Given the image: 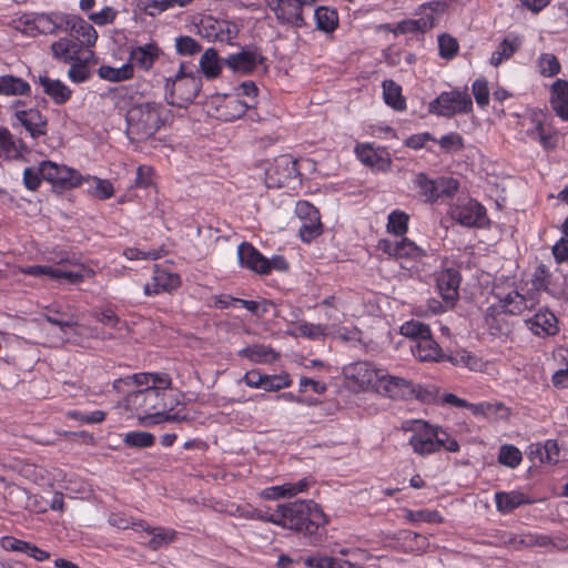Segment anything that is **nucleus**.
I'll return each mask as SVG.
<instances>
[{"mask_svg": "<svg viewBox=\"0 0 568 568\" xmlns=\"http://www.w3.org/2000/svg\"><path fill=\"white\" fill-rule=\"evenodd\" d=\"M225 513L229 514L230 516L244 519H256L266 521V518H268V516L264 515L261 510L250 505L231 504L225 508Z\"/></svg>", "mask_w": 568, "mask_h": 568, "instance_id": "obj_48", "label": "nucleus"}, {"mask_svg": "<svg viewBox=\"0 0 568 568\" xmlns=\"http://www.w3.org/2000/svg\"><path fill=\"white\" fill-rule=\"evenodd\" d=\"M65 416L71 419H75L82 424H100L105 418L103 410H94L91 413H84L81 410H69Z\"/></svg>", "mask_w": 568, "mask_h": 568, "instance_id": "obj_56", "label": "nucleus"}, {"mask_svg": "<svg viewBox=\"0 0 568 568\" xmlns=\"http://www.w3.org/2000/svg\"><path fill=\"white\" fill-rule=\"evenodd\" d=\"M493 294L498 301V308L504 314L519 316L525 311L532 308L535 302L531 296L523 294L517 286H501L495 285Z\"/></svg>", "mask_w": 568, "mask_h": 568, "instance_id": "obj_7", "label": "nucleus"}, {"mask_svg": "<svg viewBox=\"0 0 568 568\" xmlns=\"http://www.w3.org/2000/svg\"><path fill=\"white\" fill-rule=\"evenodd\" d=\"M471 91L479 106H486L489 103L488 83L484 78L476 79L473 82Z\"/></svg>", "mask_w": 568, "mask_h": 568, "instance_id": "obj_61", "label": "nucleus"}, {"mask_svg": "<svg viewBox=\"0 0 568 568\" xmlns=\"http://www.w3.org/2000/svg\"><path fill=\"white\" fill-rule=\"evenodd\" d=\"M237 354L253 363H268L277 358V353L273 348L261 344L244 347Z\"/></svg>", "mask_w": 568, "mask_h": 568, "instance_id": "obj_40", "label": "nucleus"}, {"mask_svg": "<svg viewBox=\"0 0 568 568\" xmlns=\"http://www.w3.org/2000/svg\"><path fill=\"white\" fill-rule=\"evenodd\" d=\"M251 106L252 103H250L248 101H243L236 95L226 97L224 100V104L222 106L225 111L221 113V116L225 121H233L244 115L246 110Z\"/></svg>", "mask_w": 568, "mask_h": 568, "instance_id": "obj_42", "label": "nucleus"}, {"mask_svg": "<svg viewBox=\"0 0 568 568\" xmlns=\"http://www.w3.org/2000/svg\"><path fill=\"white\" fill-rule=\"evenodd\" d=\"M402 430L410 433L408 444L413 452L420 456L430 455L440 450V435H445V430L438 426L430 425L422 419H407L402 423Z\"/></svg>", "mask_w": 568, "mask_h": 568, "instance_id": "obj_3", "label": "nucleus"}, {"mask_svg": "<svg viewBox=\"0 0 568 568\" xmlns=\"http://www.w3.org/2000/svg\"><path fill=\"white\" fill-rule=\"evenodd\" d=\"M200 68L207 79H214L221 73L222 64L214 49L210 48L203 52L200 59Z\"/></svg>", "mask_w": 568, "mask_h": 568, "instance_id": "obj_44", "label": "nucleus"}, {"mask_svg": "<svg viewBox=\"0 0 568 568\" xmlns=\"http://www.w3.org/2000/svg\"><path fill=\"white\" fill-rule=\"evenodd\" d=\"M355 153L358 160L375 170L386 171L390 166V159L384 150L374 149L371 144H357Z\"/></svg>", "mask_w": 568, "mask_h": 568, "instance_id": "obj_25", "label": "nucleus"}, {"mask_svg": "<svg viewBox=\"0 0 568 568\" xmlns=\"http://www.w3.org/2000/svg\"><path fill=\"white\" fill-rule=\"evenodd\" d=\"M316 29L326 34L332 33L338 27V13L329 7H317L314 10Z\"/></svg>", "mask_w": 568, "mask_h": 568, "instance_id": "obj_37", "label": "nucleus"}, {"mask_svg": "<svg viewBox=\"0 0 568 568\" xmlns=\"http://www.w3.org/2000/svg\"><path fill=\"white\" fill-rule=\"evenodd\" d=\"M84 37H71L60 38L51 44L52 55L64 63H71L79 61L84 55V52L95 44L98 39H94L91 43L83 41Z\"/></svg>", "mask_w": 568, "mask_h": 568, "instance_id": "obj_12", "label": "nucleus"}, {"mask_svg": "<svg viewBox=\"0 0 568 568\" xmlns=\"http://www.w3.org/2000/svg\"><path fill=\"white\" fill-rule=\"evenodd\" d=\"M126 135L134 142L139 141L142 133V109L140 106H132L126 112Z\"/></svg>", "mask_w": 568, "mask_h": 568, "instance_id": "obj_47", "label": "nucleus"}, {"mask_svg": "<svg viewBox=\"0 0 568 568\" xmlns=\"http://www.w3.org/2000/svg\"><path fill=\"white\" fill-rule=\"evenodd\" d=\"M429 112L440 116L452 118L456 114H467L473 110V101L467 89L442 92L429 103Z\"/></svg>", "mask_w": 568, "mask_h": 568, "instance_id": "obj_6", "label": "nucleus"}, {"mask_svg": "<svg viewBox=\"0 0 568 568\" xmlns=\"http://www.w3.org/2000/svg\"><path fill=\"white\" fill-rule=\"evenodd\" d=\"M469 410L475 416H483L488 419H508L510 416V409L501 402H483L474 405H469Z\"/></svg>", "mask_w": 568, "mask_h": 568, "instance_id": "obj_36", "label": "nucleus"}, {"mask_svg": "<svg viewBox=\"0 0 568 568\" xmlns=\"http://www.w3.org/2000/svg\"><path fill=\"white\" fill-rule=\"evenodd\" d=\"M266 7L273 12L276 21L282 26L302 29L307 26L305 11L318 0H264Z\"/></svg>", "mask_w": 568, "mask_h": 568, "instance_id": "obj_5", "label": "nucleus"}, {"mask_svg": "<svg viewBox=\"0 0 568 568\" xmlns=\"http://www.w3.org/2000/svg\"><path fill=\"white\" fill-rule=\"evenodd\" d=\"M16 118L20 124L29 132L32 139H38L47 134V118L37 109L21 110L16 112Z\"/></svg>", "mask_w": 568, "mask_h": 568, "instance_id": "obj_24", "label": "nucleus"}, {"mask_svg": "<svg viewBox=\"0 0 568 568\" xmlns=\"http://www.w3.org/2000/svg\"><path fill=\"white\" fill-rule=\"evenodd\" d=\"M153 283L144 286L145 294L159 293L160 291H170L179 286L180 277L171 273L168 268H161L153 264Z\"/></svg>", "mask_w": 568, "mask_h": 568, "instance_id": "obj_29", "label": "nucleus"}, {"mask_svg": "<svg viewBox=\"0 0 568 568\" xmlns=\"http://www.w3.org/2000/svg\"><path fill=\"white\" fill-rule=\"evenodd\" d=\"M37 83L42 88L43 93L50 97L55 104H64L71 98L72 91L58 79L39 75Z\"/></svg>", "mask_w": 568, "mask_h": 568, "instance_id": "obj_30", "label": "nucleus"}, {"mask_svg": "<svg viewBox=\"0 0 568 568\" xmlns=\"http://www.w3.org/2000/svg\"><path fill=\"white\" fill-rule=\"evenodd\" d=\"M31 92L30 84L21 78L12 74L0 77V94L7 97L29 95Z\"/></svg>", "mask_w": 568, "mask_h": 568, "instance_id": "obj_38", "label": "nucleus"}, {"mask_svg": "<svg viewBox=\"0 0 568 568\" xmlns=\"http://www.w3.org/2000/svg\"><path fill=\"white\" fill-rule=\"evenodd\" d=\"M0 152L8 160H21L29 152L22 140H17L7 128L0 126Z\"/></svg>", "mask_w": 568, "mask_h": 568, "instance_id": "obj_31", "label": "nucleus"}, {"mask_svg": "<svg viewBox=\"0 0 568 568\" xmlns=\"http://www.w3.org/2000/svg\"><path fill=\"white\" fill-rule=\"evenodd\" d=\"M436 183H437L438 200L444 196H447V197L453 196L458 191V187H459L458 181L454 178H448V176H442V178L437 179Z\"/></svg>", "mask_w": 568, "mask_h": 568, "instance_id": "obj_63", "label": "nucleus"}, {"mask_svg": "<svg viewBox=\"0 0 568 568\" xmlns=\"http://www.w3.org/2000/svg\"><path fill=\"white\" fill-rule=\"evenodd\" d=\"M292 336H301L308 339H320L327 334V326L322 324H313L308 322L293 323L288 331Z\"/></svg>", "mask_w": 568, "mask_h": 568, "instance_id": "obj_41", "label": "nucleus"}, {"mask_svg": "<svg viewBox=\"0 0 568 568\" xmlns=\"http://www.w3.org/2000/svg\"><path fill=\"white\" fill-rule=\"evenodd\" d=\"M378 248L386 253L388 256L398 260H420L426 255V251L416 245L407 237L400 241L381 240Z\"/></svg>", "mask_w": 568, "mask_h": 568, "instance_id": "obj_18", "label": "nucleus"}, {"mask_svg": "<svg viewBox=\"0 0 568 568\" xmlns=\"http://www.w3.org/2000/svg\"><path fill=\"white\" fill-rule=\"evenodd\" d=\"M538 68L544 77H554L559 73L560 63L554 54L545 53L538 59Z\"/></svg>", "mask_w": 568, "mask_h": 568, "instance_id": "obj_53", "label": "nucleus"}, {"mask_svg": "<svg viewBox=\"0 0 568 568\" xmlns=\"http://www.w3.org/2000/svg\"><path fill=\"white\" fill-rule=\"evenodd\" d=\"M172 387V378L165 372L144 373V406L151 409H166V392Z\"/></svg>", "mask_w": 568, "mask_h": 568, "instance_id": "obj_8", "label": "nucleus"}, {"mask_svg": "<svg viewBox=\"0 0 568 568\" xmlns=\"http://www.w3.org/2000/svg\"><path fill=\"white\" fill-rule=\"evenodd\" d=\"M438 144L440 149L445 153H454L463 150L464 148V141L460 134L456 132L448 133L446 135H443L438 140Z\"/></svg>", "mask_w": 568, "mask_h": 568, "instance_id": "obj_57", "label": "nucleus"}, {"mask_svg": "<svg viewBox=\"0 0 568 568\" xmlns=\"http://www.w3.org/2000/svg\"><path fill=\"white\" fill-rule=\"evenodd\" d=\"M305 566L308 568H334L335 558L329 556L313 555L304 560Z\"/></svg>", "mask_w": 568, "mask_h": 568, "instance_id": "obj_64", "label": "nucleus"}, {"mask_svg": "<svg viewBox=\"0 0 568 568\" xmlns=\"http://www.w3.org/2000/svg\"><path fill=\"white\" fill-rule=\"evenodd\" d=\"M175 48L181 55H193L201 51L199 42L186 36L176 38Z\"/></svg>", "mask_w": 568, "mask_h": 568, "instance_id": "obj_62", "label": "nucleus"}, {"mask_svg": "<svg viewBox=\"0 0 568 568\" xmlns=\"http://www.w3.org/2000/svg\"><path fill=\"white\" fill-rule=\"evenodd\" d=\"M142 64V47L131 48L125 63L119 67L101 65L98 75L105 81L121 82L133 77L135 65Z\"/></svg>", "mask_w": 568, "mask_h": 568, "instance_id": "obj_15", "label": "nucleus"}, {"mask_svg": "<svg viewBox=\"0 0 568 568\" xmlns=\"http://www.w3.org/2000/svg\"><path fill=\"white\" fill-rule=\"evenodd\" d=\"M460 274L455 267H445L436 274V287L447 305L453 306L458 297Z\"/></svg>", "mask_w": 568, "mask_h": 568, "instance_id": "obj_20", "label": "nucleus"}, {"mask_svg": "<svg viewBox=\"0 0 568 568\" xmlns=\"http://www.w3.org/2000/svg\"><path fill=\"white\" fill-rule=\"evenodd\" d=\"M153 174L154 172L151 168H148V170L144 169V195L148 196L151 204L154 205L155 209H158L160 199L156 184L152 178Z\"/></svg>", "mask_w": 568, "mask_h": 568, "instance_id": "obj_60", "label": "nucleus"}, {"mask_svg": "<svg viewBox=\"0 0 568 568\" xmlns=\"http://www.w3.org/2000/svg\"><path fill=\"white\" fill-rule=\"evenodd\" d=\"M439 3H427L423 4V17L415 20H404L396 24L394 32L395 33H413L417 31H426L433 28L434 26V12L437 10Z\"/></svg>", "mask_w": 568, "mask_h": 568, "instance_id": "obj_23", "label": "nucleus"}, {"mask_svg": "<svg viewBox=\"0 0 568 568\" xmlns=\"http://www.w3.org/2000/svg\"><path fill=\"white\" fill-rule=\"evenodd\" d=\"M296 216L301 221L300 236L304 242H311L322 233L318 210L307 201H298L295 206Z\"/></svg>", "mask_w": 568, "mask_h": 568, "instance_id": "obj_14", "label": "nucleus"}, {"mask_svg": "<svg viewBox=\"0 0 568 568\" xmlns=\"http://www.w3.org/2000/svg\"><path fill=\"white\" fill-rule=\"evenodd\" d=\"M42 178L53 185L63 189L75 187L81 184V176L78 171L52 161H42Z\"/></svg>", "mask_w": 568, "mask_h": 568, "instance_id": "obj_17", "label": "nucleus"}, {"mask_svg": "<svg viewBox=\"0 0 568 568\" xmlns=\"http://www.w3.org/2000/svg\"><path fill=\"white\" fill-rule=\"evenodd\" d=\"M550 104L559 118L568 121V82L566 80L558 79L551 85Z\"/></svg>", "mask_w": 568, "mask_h": 568, "instance_id": "obj_34", "label": "nucleus"}, {"mask_svg": "<svg viewBox=\"0 0 568 568\" xmlns=\"http://www.w3.org/2000/svg\"><path fill=\"white\" fill-rule=\"evenodd\" d=\"M175 536L176 532L173 529L144 526V545L152 550L169 546L174 541Z\"/></svg>", "mask_w": 568, "mask_h": 568, "instance_id": "obj_35", "label": "nucleus"}, {"mask_svg": "<svg viewBox=\"0 0 568 568\" xmlns=\"http://www.w3.org/2000/svg\"><path fill=\"white\" fill-rule=\"evenodd\" d=\"M292 385V379L288 374L282 375H265L262 388L265 392H276Z\"/></svg>", "mask_w": 568, "mask_h": 568, "instance_id": "obj_55", "label": "nucleus"}, {"mask_svg": "<svg viewBox=\"0 0 568 568\" xmlns=\"http://www.w3.org/2000/svg\"><path fill=\"white\" fill-rule=\"evenodd\" d=\"M409 215L395 210L388 215L387 231L394 235H404L408 230Z\"/></svg>", "mask_w": 568, "mask_h": 568, "instance_id": "obj_49", "label": "nucleus"}, {"mask_svg": "<svg viewBox=\"0 0 568 568\" xmlns=\"http://www.w3.org/2000/svg\"><path fill=\"white\" fill-rule=\"evenodd\" d=\"M19 273L34 276V277H49L51 280H64L68 283L75 284L81 282L85 274L89 276L93 275L91 270H87L83 265H79L77 271H68L63 270L59 266L53 265H29V266H19L17 268Z\"/></svg>", "mask_w": 568, "mask_h": 568, "instance_id": "obj_9", "label": "nucleus"}, {"mask_svg": "<svg viewBox=\"0 0 568 568\" xmlns=\"http://www.w3.org/2000/svg\"><path fill=\"white\" fill-rule=\"evenodd\" d=\"M523 39L520 36L510 32L497 45L490 55V64L494 67L500 65L504 61L509 60L515 52L521 47Z\"/></svg>", "mask_w": 568, "mask_h": 568, "instance_id": "obj_33", "label": "nucleus"}, {"mask_svg": "<svg viewBox=\"0 0 568 568\" xmlns=\"http://www.w3.org/2000/svg\"><path fill=\"white\" fill-rule=\"evenodd\" d=\"M143 57L144 70L151 68L155 62H160L162 64L168 62L166 55L154 43L144 44Z\"/></svg>", "mask_w": 568, "mask_h": 568, "instance_id": "obj_52", "label": "nucleus"}, {"mask_svg": "<svg viewBox=\"0 0 568 568\" xmlns=\"http://www.w3.org/2000/svg\"><path fill=\"white\" fill-rule=\"evenodd\" d=\"M266 523L303 534L316 541L320 528L327 523L322 508L313 500H295L277 505Z\"/></svg>", "mask_w": 568, "mask_h": 568, "instance_id": "obj_1", "label": "nucleus"}, {"mask_svg": "<svg viewBox=\"0 0 568 568\" xmlns=\"http://www.w3.org/2000/svg\"><path fill=\"white\" fill-rule=\"evenodd\" d=\"M414 184L425 202L435 203L438 201L436 180L429 179L425 173H418L414 179Z\"/></svg>", "mask_w": 568, "mask_h": 568, "instance_id": "obj_43", "label": "nucleus"}, {"mask_svg": "<svg viewBox=\"0 0 568 568\" xmlns=\"http://www.w3.org/2000/svg\"><path fill=\"white\" fill-rule=\"evenodd\" d=\"M237 258L242 267L256 274H268V258L263 256L252 244L243 242L237 247Z\"/></svg>", "mask_w": 568, "mask_h": 568, "instance_id": "obj_21", "label": "nucleus"}, {"mask_svg": "<svg viewBox=\"0 0 568 568\" xmlns=\"http://www.w3.org/2000/svg\"><path fill=\"white\" fill-rule=\"evenodd\" d=\"M93 57V51L87 50L84 52V55L80 58L79 61L71 62V67L69 69L68 75L71 79V81L75 83L84 82L90 77V71L88 69V62Z\"/></svg>", "mask_w": 568, "mask_h": 568, "instance_id": "obj_46", "label": "nucleus"}, {"mask_svg": "<svg viewBox=\"0 0 568 568\" xmlns=\"http://www.w3.org/2000/svg\"><path fill=\"white\" fill-rule=\"evenodd\" d=\"M266 183L271 187H282L297 175L296 162L288 154L277 156L266 170Z\"/></svg>", "mask_w": 568, "mask_h": 568, "instance_id": "obj_16", "label": "nucleus"}, {"mask_svg": "<svg viewBox=\"0 0 568 568\" xmlns=\"http://www.w3.org/2000/svg\"><path fill=\"white\" fill-rule=\"evenodd\" d=\"M452 216L459 224L468 227H483L488 222L485 206L473 199L459 201L452 210Z\"/></svg>", "mask_w": 568, "mask_h": 568, "instance_id": "obj_13", "label": "nucleus"}, {"mask_svg": "<svg viewBox=\"0 0 568 568\" xmlns=\"http://www.w3.org/2000/svg\"><path fill=\"white\" fill-rule=\"evenodd\" d=\"M523 460L521 452L514 445H503L499 449L498 462L509 468H516Z\"/></svg>", "mask_w": 568, "mask_h": 568, "instance_id": "obj_50", "label": "nucleus"}, {"mask_svg": "<svg viewBox=\"0 0 568 568\" xmlns=\"http://www.w3.org/2000/svg\"><path fill=\"white\" fill-rule=\"evenodd\" d=\"M42 178V163L37 166H28L23 170V184L30 191L39 189Z\"/></svg>", "mask_w": 568, "mask_h": 568, "instance_id": "obj_54", "label": "nucleus"}, {"mask_svg": "<svg viewBox=\"0 0 568 568\" xmlns=\"http://www.w3.org/2000/svg\"><path fill=\"white\" fill-rule=\"evenodd\" d=\"M382 87L385 103L396 111H404L406 100L402 94L400 85L393 80H384Z\"/></svg>", "mask_w": 568, "mask_h": 568, "instance_id": "obj_39", "label": "nucleus"}, {"mask_svg": "<svg viewBox=\"0 0 568 568\" xmlns=\"http://www.w3.org/2000/svg\"><path fill=\"white\" fill-rule=\"evenodd\" d=\"M165 88L170 91L169 103L179 106L192 102L202 88L201 77L185 62L180 64L173 79L165 78Z\"/></svg>", "mask_w": 568, "mask_h": 568, "instance_id": "obj_4", "label": "nucleus"}, {"mask_svg": "<svg viewBox=\"0 0 568 568\" xmlns=\"http://www.w3.org/2000/svg\"><path fill=\"white\" fill-rule=\"evenodd\" d=\"M412 354L419 362H440L445 359V354L439 344L433 338V335L423 338L410 345Z\"/></svg>", "mask_w": 568, "mask_h": 568, "instance_id": "obj_28", "label": "nucleus"}, {"mask_svg": "<svg viewBox=\"0 0 568 568\" xmlns=\"http://www.w3.org/2000/svg\"><path fill=\"white\" fill-rule=\"evenodd\" d=\"M375 390L390 398H406L415 395V385L405 378L388 375L383 371Z\"/></svg>", "mask_w": 568, "mask_h": 568, "instance_id": "obj_19", "label": "nucleus"}, {"mask_svg": "<svg viewBox=\"0 0 568 568\" xmlns=\"http://www.w3.org/2000/svg\"><path fill=\"white\" fill-rule=\"evenodd\" d=\"M45 318L49 323L59 326L67 338H69V333L74 331V327L78 324V318L74 314L65 315L55 312L54 315H47Z\"/></svg>", "mask_w": 568, "mask_h": 568, "instance_id": "obj_51", "label": "nucleus"}, {"mask_svg": "<svg viewBox=\"0 0 568 568\" xmlns=\"http://www.w3.org/2000/svg\"><path fill=\"white\" fill-rule=\"evenodd\" d=\"M262 55L256 50H242L239 53L230 54L225 65L234 72L247 74L262 62Z\"/></svg>", "mask_w": 568, "mask_h": 568, "instance_id": "obj_27", "label": "nucleus"}, {"mask_svg": "<svg viewBox=\"0 0 568 568\" xmlns=\"http://www.w3.org/2000/svg\"><path fill=\"white\" fill-rule=\"evenodd\" d=\"M399 333L403 336L410 338L413 344L428 337V335L432 334L429 326L417 320L405 322L399 327Z\"/></svg>", "mask_w": 568, "mask_h": 568, "instance_id": "obj_45", "label": "nucleus"}, {"mask_svg": "<svg viewBox=\"0 0 568 568\" xmlns=\"http://www.w3.org/2000/svg\"><path fill=\"white\" fill-rule=\"evenodd\" d=\"M534 501L532 498L518 490L497 491L495 494L496 508L501 514H509L514 509L524 505H530Z\"/></svg>", "mask_w": 568, "mask_h": 568, "instance_id": "obj_32", "label": "nucleus"}, {"mask_svg": "<svg viewBox=\"0 0 568 568\" xmlns=\"http://www.w3.org/2000/svg\"><path fill=\"white\" fill-rule=\"evenodd\" d=\"M439 55L444 59H452L458 52V42L449 34H442L438 38Z\"/></svg>", "mask_w": 568, "mask_h": 568, "instance_id": "obj_58", "label": "nucleus"}, {"mask_svg": "<svg viewBox=\"0 0 568 568\" xmlns=\"http://www.w3.org/2000/svg\"><path fill=\"white\" fill-rule=\"evenodd\" d=\"M27 23L42 34H53L63 31L71 37L79 38L82 36L85 38L82 40L88 43L98 39L95 29L78 16L61 12L37 13Z\"/></svg>", "mask_w": 568, "mask_h": 568, "instance_id": "obj_2", "label": "nucleus"}, {"mask_svg": "<svg viewBox=\"0 0 568 568\" xmlns=\"http://www.w3.org/2000/svg\"><path fill=\"white\" fill-rule=\"evenodd\" d=\"M199 34L210 41L231 43L239 34L235 23L227 20H220L212 16L201 18L197 23Z\"/></svg>", "mask_w": 568, "mask_h": 568, "instance_id": "obj_11", "label": "nucleus"}, {"mask_svg": "<svg viewBox=\"0 0 568 568\" xmlns=\"http://www.w3.org/2000/svg\"><path fill=\"white\" fill-rule=\"evenodd\" d=\"M558 321L554 313L540 310L534 316L525 320L527 328L536 336H552L558 332Z\"/></svg>", "mask_w": 568, "mask_h": 568, "instance_id": "obj_22", "label": "nucleus"}, {"mask_svg": "<svg viewBox=\"0 0 568 568\" xmlns=\"http://www.w3.org/2000/svg\"><path fill=\"white\" fill-rule=\"evenodd\" d=\"M170 119V110L158 103L144 104V135L158 132Z\"/></svg>", "mask_w": 568, "mask_h": 568, "instance_id": "obj_26", "label": "nucleus"}, {"mask_svg": "<svg viewBox=\"0 0 568 568\" xmlns=\"http://www.w3.org/2000/svg\"><path fill=\"white\" fill-rule=\"evenodd\" d=\"M313 484L314 480L310 477L302 478L296 483H285L282 485L284 498L295 497L296 495L308 490Z\"/></svg>", "mask_w": 568, "mask_h": 568, "instance_id": "obj_59", "label": "nucleus"}, {"mask_svg": "<svg viewBox=\"0 0 568 568\" xmlns=\"http://www.w3.org/2000/svg\"><path fill=\"white\" fill-rule=\"evenodd\" d=\"M382 373L383 369L367 361H358L343 367L345 378L356 384L361 389H376Z\"/></svg>", "mask_w": 568, "mask_h": 568, "instance_id": "obj_10", "label": "nucleus"}]
</instances>
